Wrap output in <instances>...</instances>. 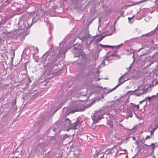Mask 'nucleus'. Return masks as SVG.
<instances>
[{"label":"nucleus","instance_id":"nucleus-1","mask_svg":"<svg viewBox=\"0 0 158 158\" xmlns=\"http://www.w3.org/2000/svg\"><path fill=\"white\" fill-rule=\"evenodd\" d=\"M104 149L103 148H100V151H102ZM94 158H104V153H101V152H96L94 155Z\"/></svg>","mask_w":158,"mask_h":158},{"label":"nucleus","instance_id":"nucleus-2","mask_svg":"<svg viewBox=\"0 0 158 158\" xmlns=\"http://www.w3.org/2000/svg\"><path fill=\"white\" fill-rule=\"evenodd\" d=\"M140 87L139 86H138L137 89H135V90L134 91H128V92H127V94H129L130 93H131V94H135V95L136 96H140L141 95H142V94H143V92H142V93H136V92H135V94H134V93L135 92H136L137 91H139L140 90V89H139V88Z\"/></svg>","mask_w":158,"mask_h":158},{"label":"nucleus","instance_id":"nucleus-3","mask_svg":"<svg viewBox=\"0 0 158 158\" xmlns=\"http://www.w3.org/2000/svg\"><path fill=\"white\" fill-rule=\"evenodd\" d=\"M115 56H117V54L115 53L108 52L107 54V58L108 60H111L113 59Z\"/></svg>","mask_w":158,"mask_h":158},{"label":"nucleus","instance_id":"nucleus-4","mask_svg":"<svg viewBox=\"0 0 158 158\" xmlns=\"http://www.w3.org/2000/svg\"><path fill=\"white\" fill-rule=\"evenodd\" d=\"M80 122L79 121L77 120L76 122L72 124V128L74 130H75L77 127H79L80 124Z\"/></svg>","mask_w":158,"mask_h":158},{"label":"nucleus","instance_id":"nucleus-5","mask_svg":"<svg viewBox=\"0 0 158 158\" xmlns=\"http://www.w3.org/2000/svg\"><path fill=\"white\" fill-rule=\"evenodd\" d=\"M101 47L103 48H112L113 47L111 46H109L108 45H103L102 44H100Z\"/></svg>","mask_w":158,"mask_h":158},{"label":"nucleus","instance_id":"nucleus-6","mask_svg":"<svg viewBox=\"0 0 158 158\" xmlns=\"http://www.w3.org/2000/svg\"><path fill=\"white\" fill-rule=\"evenodd\" d=\"M156 95H152V96L151 97H147L146 98L145 100H148V101H150L152 98H154V97L156 98Z\"/></svg>","mask_w":158,"mask_h":158},{"label":"nucleus","instance_id":"nucleus-7","mask_svg":"<svg viewBox=\"0 0 158 158\" xmlns=\"http://www.w3.org/2000/svg\"><path fill=\"white\" fill-rule=\"evenodd\" d=\"M144 145L145 146H148V147H150V146L152 147V148H155V144L153 143H151L150 144V145H147L146 144H145Z\"/></svg>","mask_w":158,"mask_h":158},{"label":"nucleus","instance_id":"nucleus-8","mask_svg":"<svg viewBox=\"0 0 158 158\" xmlns=\"http://www.w3.org/2000/svg\"><path fill=\"white\" fill-rule=\"evenodd\" d=\"M155 86V85H154L153 84H150V85H149L148 86V88H152V87H153Z\"/></svg>","mask_w":158,"mask_h":158},{"label":"nucleus","instance_id":"nucleus-9","mask_svg":"<svg viewBox=\"0 0 158 158\" xmlns=\"http://www.w3.org/2000/svg\"><path fill=\"white\" fill-rule=\"evenodd\" d=\"M103 38V37H102L101 36H100V37H99L98 39V42H99V41H101L102 40Z\"/></svg>","mask_w":158,"mask_h":158},{"label":"nucleus","instance_id":"nucleus-10","mask_svg":"<svg viewBox=\"0 0 158 158\" xmlns=\"http://www.w3.org/2000/svg\"><path fill=\"white\" fill-rule=\"evenodd\" d=\"M150 138V136L149 135H147L146 137L144 139V140L145 141V140L149 139Z\"/></svg>","mask_w":158,"mask_h":158},{"label":"nucleus","instance_id":"nucleus-11","mask_svg":"<svg viewBox=\"0 0 158 158\" xmlns=\"http://www.w3.org/2000/svg\"><path fill=\"white\" fill-rule=\"evenodd\" d=\"M158 128V125L157 126H156V127L154 129L153 131L156 130Z\"/></svg>","mask_w":158,"mask_h":158},{"label":"nucleus","instance_id":"nucleus-12","mask_svg":"<svg viewBox=\"0 0 158 158\" xmlns=\"http://www.w3.org/2000/svg\"><path fill=\"white\" fill-rule=\"evenodd\" d=\"M136 106L137 107V108L138 109H139V105H137Z\"/></svg>","mask_w":158,"mask_h":158},{"label":"nucleus","instance_id":"nucleus-13","mask_svg":"<svg viewBox=\"0 0 158 158\" xmlns=\"http://www.w3.org/2000/svg\"><path fill=\"white\" fill-rule=\"evenodd\" d=\"M133 18V17H131H131H129V18H128V19L129 20H131V19H132Z\"/></svg>","mask_w":158,"mask_h":158},{"label":"nucleus","instance_id":"nucleus-14","mask_svg":"<svg viewBox=\"0 0 158 158\" xmlns=\"http://www.w3.org/2000/svg\"><path fill=\"white\" fill-rule=\"evenodd\" d=\"M158 85V81L156 83L155 85Z\"/></svg>","mask_w":158,"mask_h":158},{"label":"nucleus","instance_id":"nucleus-15","mask_svg":"<svg viewBox=\"0 0 158 158\" xmlns=\"http://www.w3.org/2000/svg\"><path fill=\"white\" fill-rule=\"evenodd\" d=\"M150 132H151V135L152 134H153V131H151Z\"/></svg>","mask_w":158,"mask_h":158},{"label":"nucleus","instance_id":"nucleus-16","mask_svg":"<svg viewBox=\"0 0 158 158\" xmlns=\"http://www.w3.org/2000/svg\"><path fill=\"white\" fill-rule=\"evenodd\" d=\"M76 111H71V113H74Z\"/></svg>","mask_w":158,"mask_h":158},{"label":"nucleus","instance_id":"nucleus-17","mask_svg":"<svg viewBox=\"0 0 158 158\" xmlns=\"http://www.w3.org/2000/svg\"><path fill=\"white\" fill-rule=\"evenodd\" d=\"M156 95V97H158V93Z\"/></svg>","mask_w":158,"mask_h":158},{"label":"nucleus","instance_id":"nucleus-18","mask_svg":"<svg viewBox=\"0 0 158 158\" xmlns=\"http://www.w3.org/2000/svg\"><path fill=\"white\" fill-rule=\"evenodd\" d=\"M133 4H132V5H128V6H133Z\"/></svg>","mask_w":158,"mask_h":158},{"label":"nucleus","instance_id":"nucleus-19","mask_svg":"<svg viewBox=\"0 0 158 158\" xmlns=\"http://www.w3.org/2000/svg\"><path fill=\"white\" fill-rule=\"evenodd\" d=\"M67 120H69V121H70V120H69V119L68 118H67V119H66Z\"/></svg>","mask_w":158,"mask_h":158},{"label":"nucleus","instance_id":"nucleus-20","mask_svg":"<svg viewBox=\"0 0 158 158\" xmlns=\"http://www.w3.org/2000/svg\"><path fill=\"white\" fill-rule=\"evenodd\" d=\"M140 3V2H138V3H139H139Z\"/></svg>","mask_w":158,"mask_h":158}]
</instances>
